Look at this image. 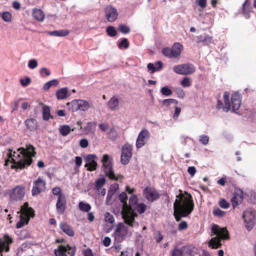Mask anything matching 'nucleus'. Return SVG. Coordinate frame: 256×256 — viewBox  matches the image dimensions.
I'll return each instance as SVG.
<instances>
[{
	"label": "nucleus",
	"mask_w": 256,
	"mask_h": 256,
	"mask_svg": "<svg viewBox=\"0 0 256 256\" xmlns=\"http://www.w3.org/2000/svg\"><path fill=\"white\" fill-rule=\"evenodd\" d=\"M8 158L5 160L4 165L8 166L11 158L12 162L14 164L11 166L12 169L22 170L30 166L33 161L32 157L36 155L35 148L31 144H26V148H18L17 152L13 151L12 149H8Z\"/></svg>",
	"instance_id": "obj_1"
},
{
	"label": "nucleus",
	"mask_w": 256,
	"mask_h": 256,
	"mask_svg": "<svg viewBox=\"0 0 256 256\" xmlns=\"http://www.w3.org/2000/svg\"><path fill=\"white\" fill-rule=\"evenodd\" d=\"M184 196L180 193L176 196L177 198L174 204V209L182 212L183 216H188L194 208V202L192 196L188 192H184Z\"/></svg>",
	"instance_id": "obj_2"
},
{
	"label": "nucleus",
	"mask_w": 256,
	"mask_h": 256,
	"mask_svg": "<svg viewBox=\"0 0 256 256\" xmlns=\"http://www.w3.org/2000/svg\"><path fill=\"white\" fill-rule=\"evenodd\" d=\"M212 232L216 235V237L212 238L208 242L210 248L216 249L221 245L222 240L229 239V232L226 228H220L218 225L214 224L212 227Z\"/></svg>",
	"instance_id": "obj_3"
},
{
	"label": "nucleus",
	"mask_w": 256,
	"mask_h": 256,
	"mask_svg": "<svg viewBox=\"0 0 256 256\" xmlns=\"http://www.w3.org/2000/svg\"><path fill=\"white\" fill-rule=\"evenodd\" d=\"M138 198L136 194H132L130 197L129 204H127V208L126 212H122V218L126 224L130 227H134L135 222V218L138 216L136 212H134V208L138 204Z\"/></svg>",
	"instance_id": "obj_4"
},
{
	"label": "nucleus",
	"mask_w": 256,
	"mask_h": 256,
	"mask_svg": "<svg viewBox=\"0 0 256 256\" xmlns=\"http://www.w3.org/2000/svg\"><path fill=\"white\" fill-rule=\"evenodd\" d=\"M104 172L106 176L110 180H118L119 176H116L114 174L112 166V158L107 154L102 156V160Z\"/></svg>",
	"instance_id": "obj_5"
},
{
	"label": "nucleus",
	"mask_w": 256,
	"mask_h": 256,
	"mask_svg": "<svg viewBox=\"0 0 256 256\" xmlns=\"http://www.w3.org/2000/svg\"><path fill=\"white\" fill-rule=\"evenodd\" d=\"M183 50V46L180 42H175L171 48L166 47L162 48V54L169 58H178Z\"/></svg>",
	"instance_id": "obj_6"
},
{
	"label": "nucleus",
	"mask_w": 256,
	"mask_h": 256,
	"mask_svg": "<svg viewBox=\"0 0 256 256\" xmlns=\"http://www.w3.org/2000/svg\"><path fill=\"white\" fill-rule=\"evenodd\" d=\"M242 217L246 228L250 230L256 223V212L252 209L248 208L244 212Z\"/></svg>",
	"instance_id": "obj_7"
},
{
	"label": "nucleus",
	"mask_w": 256,
	"mask_h": 256,
	"mask_svg": "<svg viewBox=\"0 0 256 256\" xmlns=\"http://www.w3.org/2000/svg\"><path fill=\"white\" fill-rule=\"evenodd\" d=\"M173 70L179 74L190 75L195 72L196 68L194 64L188 63L176 66L174 67Z\"/></svg>",
	"instance_id": "obj_8"
},
{
	"label": "nucleus",
	"mask_w": 256,
	"mask_h": 256,
	"mask_svg": "<svg viewBox=\"0 0 256 256\" xmlns=\"http://www.w3.org/2000/svg\"><path fill=\"white\" fill-rule=\"evenodd\" d=\"M143 194L146 199L151 203L158 200L160 194L158 191L154 187L146 186L144 191Z\"/></svg>",
	"instance_id": "obj_9"
},
{
	"label": "nucleus",
	"mask_w": 256,
	"mask_h": 256,
	"mask_svg": "<svg viewBox=\"0 0 256 256\" xmlns=\"http://www.w3.org/2000/svg\"><path fill=\"white\" fill-rule=\"evenodd\" d=\"M132 156V146L128 143L125 144L122 148V154L120 158L121 163L127 164Z\"/></svg>",
	"instance_id": "obj_10"
},
{
	"label": "nucleus",
	"mask_w": 256,
	"mask_h": 256,
	"mask_svg": "<svg viewBox=\"0 0 256 256\" xmlns=\"http://www.w3.org/2000/svg\"><path fill=\"white\" fill-rule=\"evenodd\" d=\"M98 158L95 154H88L84 158V160L86 162L84 167L89 172L96 170L98 168V164L96 160Z\"/></svg>",
	"instance_id": "obj_11"
},
{
	"label": "nucleus",
	"mask_w": 256,
	"mask_h": 256,
	"mask_svg": "<svg viewBox=\"0 0 256 256\" xmlns=\"http://www.w3.org/2000/svg\"><path fill=\"white\" fill-rule=\"evenodd\" d=\"M24 194V188L22 186H17L12 188L10 192V198L11 200H20L23 198Z\"/></svg>",
	"instance_id": "obj_12"
},
{
	"label": "nucleus",
	"mask_w": 256,
	"mask_h": 256,
	"mask_svg": "<svg viewBox=\"0 0 256 256\" xmlns=\"http://www.w3.org/2000/svg\"><path fill=\"white\" fill-rule=\"evenodd\" d=\"M150 137V132L146 129L143 128L139 133L136 138V146L137 148L142 147L146 143L147 141Z\"/></svg>",
	"instance_id": "obj_13"
},
{
	"label": "nucleus",
	"mask_w": 256,
	"mask_h": 256,
	"mask_svg": "<svg viewBox=\"0 0 256 256\" xmlns=\"http://www.w3.org/2000/svg\"><path fill=\"white\" fill-rule=\"evenodd\" d=\"M46 189V182L40 177L34 182L32 194L33 196H36L44 192Z\"/></svg>",
	"instance_id": "obj_14"
},
{
	"label": "nucleus",
	"mask_w": 256,
	"mask_h": 256,
	"mask_svg": "<svg viewBox=\"0 0 256 256\" xmlns=\"http://www.w3.org/2000/svg\"><path fill=\"white\" fill-rule=\"evenodd\" d=\"M223 97L224 104L220 100H218L216 107L218 110L222 109L224 112H228L231 108L230 103L229 100V92L226 91L224 92Z\"/></svg>",
	"instance_id": "obj_15"
},
{
	"label": "nucleus",
	"mask_w": 256,
	"mask_h": 256,
	"mask_svg": "<svg viewBox=\"0 0 256 256\" xmlns=\"http://www.w3.org/2000/svg\"><path fill=\"white\" fill-rule=\"evenodd\" d=\"M4 240L0 238V256H2V252L5 250L8 252L10 250L9 245L13 242V239L8 234L4 236Z\"/></svg>",
	"instance_id": "obj_16"
},
{
	"label": "nucleus",
	"mask_w": 256,
	"mask_h": 256,
	"mask_svg": "<svg viewBox=\"0 0 256 256\" xmlns=\"http://www.w3.org/2000/svg\"><path fill=\"white\" fill-rule=\"evenodd\" d=\"M105 16L107 20L110 22H113L116 20L118 16L117 10L108 6L105 8Z\"/></svg>",
	"instance_id": "obj_17"
},
{
	"label": "nucleus",
	"mask_w": 256,
	"mask_h": 256,
	"mask_svg": "<svg viewBox=\"0 0 256 256\" xmlns=\"http://www.w3.org/2000/svg\"><path fill=\"white\" fill-rule=\"evenodd\" d=\"M20 213V216H26V218H34L35 216L34 210L31 207L29 206V204L28 202H26L21 206L20 210L18 212Z\"/></svg>",
	"instance_id": "obj_18"
},
{
	"label": "nucleus",
	"mask_w": 256,
	"mask_h": 256,
	"mask_svg": "<svg viewBox=\"0 0 256 256\" xmlns=\"http://www.w3.org/2000/svg\"><path fill=\"white\" fill-rule=\"evenodd\" d=\"M66 197L64 194H60L56 204L57 212L60 214L64 213L66 208Z\"/></svg>",
	"instance_id": "obj_19"
},
{
	"label": "nucleus",
	"mask_w": 256,
	"mask_h": 256,
	"mask_svg": "<svg viewBox=\"0 0 256 256\" xmlns=\"http://www.w3.org/2000/svg\"><path fill=\"white\" fill-rule=\"evenodd\" d=\"M231 102L232 111L236 112V111L238 110L241 104L240 96L238 92H234L232 94Z\"/></svg>",
	"instance_id": "obj_20"
},
{
	"label": "nucleus",
	"mask_w": 256,
	"mask_h": 256,
	"mask_svg": "<svg viewBox=\"0 0 256 256\" xmlns=\"http://www.w3.org/2000/svg\"><path fill=\"white\" fill-rule=\"evenodd\" d=\"M128 228L123 223L120 222L116 225L114 234L116 238H124L127 234Z\"/></svg>",
	"instance_id": "obj_21"
},
{
	"label": "nucleus",
	"mask_w": 256,
	"mask_h": 256,
	"mask_svg": "<svg viewBox=\"0 0 256 256\" xmlns=\"http://www.w3.org/2000/svg\"><path fill=\"white\" fill-rule=\"evenodd\" d=\"M243 192L240 190H236L234 192V196L231 200V202L234 208L238 206L242 202Z\"/></svg>",
	"instance_id": "obj_22"
},
{
	"label": "nucleus",
	"mask_w": 256,
	"mask_h": 256,
	"mask_svg": "<svg viewBox=\"0 0 256 256\" xmlns=\"http://www.w3.org/2000/svg\"><path fill=\"white\" fill-rule=\"evenodd\" d=\"M27 128L30 131L36 130L38 127L37 120L32 118H28L24 122Z\"/></svg>",
	"instance_id": "obj_23"
},
{
	"label": "nucleus",
	"mask_w": 256,
	"mask_h": 256,
	"mask_svg": "<svg viewBox=\"0 0 256 256\" xmlns=\"http://www.w3.org/2000/svg\"><path fill=\"white\" fill-rule=\"evenodd\" d=\"M60 229L66 234L70 236H73L74 235V230L66 223L62 222L60 224Z\"/></svg>",
	"instance_id": "obj_24"
},
{
	"label": "nucleus",
	"mask_w": 256,
	"mask_h": 256,
	"mask_svg": "<svg viewBox=\"0 0 256 256\" xmlns=\"http://www.w3.org/2000/svg\"><path fill=\"white\" fill-rule=\"evenodd\" d=\"M32 15L34 18L39 22H43L45 18L44 12L40 9L36 8L33 10Z\"/></svg>",
	"instance_id": "obj_25"
},
{
	"label": "nucleus",
	"mask_w": 256,
	"mask_h": 256,
	"mask_svg": "<svg viewBox=\"0 0 256 256\" xmlns=\"http://www.w3.org/2000/svg\"><path fill=\"white\" fill-rule=\"evenodd\" d=\"M252 6L248 0H246L242 4V13L246 18L250 17L249 13L252 11Z\"/></svg>",
	"instance_id": "obj_26"
},
{
	"label": "nucleus",
	"mask_w": 256,
	"mask_h": 256,
	"mask_svg": "<svg viewBox=\"0 0 256 256\" xmlns=\"http://www.w3.org/2000/svg\"><path fill=\"white\" fill-rule=\"evenodd\" d=\"M118 99L116 96H112L108 102V106L109 108L112 110L118 109Z\"/></svg>",
	"instance_id": "obj_27"
},
{
	"label": "nucleus",
	"mask_w": 256,
	"mask_h": 256,
	"mask_svg": "<svg viewBox=\"0 0 256 256\" xmlns=\"http://www.w3.org/2000/svg\"><path fill=\"white\" fill-rule=\"evenodd\" d=\"M48 34L50 36H65L70 34V32L68 30H54L48 32Z\"/></svg>",
	"instance_id": "obj_28"
},
{
	"label": "nucleus",
	"mask_w": 256,
	"mask_h": 256,
	"mask_svg": "<svg viewBox=\"0 0 256 256\" xmlns=\"http://www.w3.org/2000/svg\"><path fill=\"white\" fill-rule=\"evenodd\" d=\"M118 198L120 202L123 204L122 212H125L126 209L127 208V200L128 198L127 194L125 192H122L120 194Z\"/></svg>",
	"instance_id": "obj_29"
},
{
	"label": "nucleus",
	"mask_w": 256,
	"mask_h": 256,
	"mask_svg": "<svg viewBox=\"0 0 256 256\" xmlns=\"http://www.w3.org/2000/svg\"><path fill=\"white\" fill-rule=\"evenodd\" d=\"M67 250L65 246L59 245L56 249L54 250L56 256H67Z\"/></svg>",
	"instance_id": "obj_30"
},
{
	"label": "nucleus",
	"mask_w": 256,
	"mask_h": 256,
	"mask_svg": "<svg viewBox=\"0 0 256 256\" xmlns=\"http://www.w3.org/2000/svg\"><path fill=\"white\" fill-rule=\"evenodd\" d=\"M42 105V117L44 120H48L50 118H52L50 113V108L48 106L44 104L43 103L40 104Z\"/></svg>",
	"instance_id": "obj_31"
},
{
	"label": "nucleus",
	"mask_w": 256,
	"mask_h": 256,
	"mask_svg": "<svg viewBox=\"0 0 256 256\" xmlns=\"http://www.w3.org/2000/svg\"><path fill=\"white\" fill-rule=\"evenodd\" d=\"M156 66L159 65V67H156L154 64L152 63H149L147 68L149 70H151V73L153 74L156 71H159L162 68V63L160 61L157 62L156 64Z\"/></svg>",
	"instance_id": "obj_32"
},
{
	"label": "nucleus",
	"mask_w": 256,
	"mask_h": 256,
	"mask_svg": "<svg viewBox=\"0 0 256 256\" xmlns=\"http://www.w3.org/2000/svg\"><path fill=\"white\" fill-rule=\"evenodd\" d=\"M78 110L86 111L91 106L90 104L84 100H78Z\"/></svg>",
	"instance_id": "obj_33"
},
{
	"label": "nucleus",
	"mask_w": 256,
	"mask_h": 256,
	"mask_svg": "<svg viewBox=\"0 0 256 256\" xmlns=\"http://www.w3.org/2000/svg\"><path fill=\"white\" fill-rule=\"evenodd\" d=\"M30 220V218H26L20 215V220L16 224V228H20L24 225L28 224Z\"/></svg>",
	"instance_id": "obj_34"
},
{
	"label": "nucleus",
	"mask_w": 256,
	"mask_h": 256,
	"mask_svg": "<svg viewBox=\"0 0 256 256\" xmlns=\"http://www.w3.org/2000/svg\"><path fill=\"white\" fill-rule=\"evenodd\" d=\"M68 90L66 88H62L58 90L56 94V97L58 100H62L66 98L68 96Z\"/></svg>",
	"instance_id": "obj_35"
},
{
	"label": "nucleus",
	"mask_w": 256,
	"mask_h": 256,
	"mask_svg": "<svg viewBox=\"0 0 256 256\" xmlns=\"http://www.w3.org/2000/svg\"><path fill=\"white\" fill-rule=\"evenodd\" d=\"M71 131L70 126L68 125H63L59 128V132L60 134L64 136L68 135Z\"/></svg>",
	"instance_id": "obj_36"
},
{
	"label": "nucleus",
	"mask_w": 256,
	"mask_h": 256,
	"mask_svg": "<svg viewBox=\"0 0 256 256\" xmlns=\"http://www.w3.org/2000/svg\"><path fill=\"white\" fill-rule=\"evenodd\" d=\"M78 100H72L67 104L68 108L72 112H76L78 110Z\"/></svg>",
	"instance_id": "obj_37"
},
{
	"label": "nucleus",
	"mask_w": 256,
	"mask_h": 256,
	"mask_svg": "<svg viewBox=\"0 0 256 256\" xmlns=\"http://www.w3.org/2000/svg\"><path fill=\"white\" fill-rule=\"evenodd\" d=\"M184 250L182 248H179L178 246H175L171 252V256H183Z\"/></svg>",
	"instance_id": "obj_38"
},
{
	"label": "nucleus",
	"mask_w": 256,
	"mask_h": 256,
	"mask_svg": "<svg viewBox=\"0 0 256 256\" xmlns=\"http://www.w3.org/2000/svg\"><path fill=\"white\" fill-rule=\"evenodd\" d=\"M79 209L82 212H88L92 208L91 206L88 204L80 202L78 204Z\"/></svg>",
	"instance_id": "obj_39"
},
{
	"label": "nucleus",
	"mask_w": 256,
	"mask_h": 256,
	"mask_svg": "<svg viewBox=\"0 0 256 256\" xmlns=\"http://www.w3.org/2000/svg\"><path fill=\"white\" fill-rule=\"evenodd\" d=\"M146 209V206L144 203H140L138 204L134 208V212L136 211L140 214L144 213Z\"/></svg>",
	"instance_id": "obj_40"
},
{
	"label": "nucleus",
	"mask_w": 256,
	"mask_h": 256,
	"mask_svg": "<svg viewBox=\"0 0 256 256\" xmlns=\"http://www.w3.org/2000/svg\"><path fill=\"white\" fill-rule=\"evenodd\" d=\"M106 182V180L104 178H98L96 181L95 188L96 189L100 192L102 190V188L104 184Z\"/></svg>",
	"instance_id": "obj_41"
},
{
	"label": "nucleus",
	"mask_w": 256,
	"mask_h": 256,
	"mask_svg": "<svg viewBox=\"0 0 256 256\" xmlns=\"http://www.w3.org/2000/svg\"><path fill=\"white\" fill-rule=\"evenodd\" d=\"M58 82L57 80H53L46 82L43 86L44 90H48L52 86H56L58 85Z\"/></svg>",
	"instance_id": "obj_42"
},
{
	"label": "nucleus",
	"mask_w": 256,
	"mask_h": 256,
	"mask_svg": "<svg viewBox=\"0 0 256 256\" xmlns=\"http://www.w3.org/2000/svg\"><path fill=\"white\" fill-rule=\"evenodd\" d=\"M194 248L192 246H185L182 247V250H184V253L192 256L194 254Z\"/></svg>",
	"instance_id": "obj_43"
},
{
	"label": "nucleus",
	"mask_w": 256,
	"mask_h": 256,
	"mask_svg": "<svg viewBox=\"0 0 256 256\" xmlns=\"http://www.w3.org/2000/svg\"><path fill=\"white\" fill-rule=\"evenodd\" d=\"M118 30L124 34H128L130 32V28L126 25L120 24L118 27Z\"/></svg>",
	"instance_id": "obj_44"
},
{
	"label": "nucleus",
	"mask_w": 256,
	"mask_h": 256,
	"mask_svg": "<svg viewBox=\"0 0 256 256\" xmlns=\"http://www.w3.org/2000/svg\"><path fill=\"white\" fill-rule=\"evenodd\" d=\"M96 126V122H88L86 124V126L84 128V130L88 133L92 132H94V129Z\"/></svg>",
	"instance_id": "obj_45"
},
{
	"label": "nucleus",
	"mask_w": 256,
	"mask_h": 256,
	"mask_svg": "<svg viewBox=\"0 0 256 256\" xmlns=\"http://www.w3.org/2000/svg\"><path fill=\"white\" fill-rule=\"evenodd\" d=\"M106 32L108 36L114 37L117 34V32L115 28L112 26H109L106 29Z\"/></svg>",
	"instance_id": "obj_46"
},
{
	"label": "nucleus",
	"mask_w": 256,
	"mask_h": 256,
	"mask_svg": "<svg viewBox=\"0 0 256 256\" xmlns=\"http://www.w3.org/2000/svg\"><path fill=\"white\" fill-rule=\"evenodd\" d=\"M130 46V43L126 38H124L118 44V46L120 48H128Z\"/></svg>",
	"instance_id": "obj_47"
},
{
	"label": "nucleus",
	"mask_w": 256,
	"mask_h": 256,
	"mask_svg": "<svg viewBox=\"0 0 256 256\" xmlns=\"http://www.w3.org/2000/svg\"><path fill=\"white\" fill-rule=\"evenodd\" d=\"M66 248L68 254L70 256H74L76 252V248L75 246H70V244H66L65 246Z\"/></svg>",
	"instance_id": "obj_48"
},
{
	"label": "nucleus",
	"mask_w": 256,
	"mask_h": 256,
	"mask_svg": "<svg viewBox=\"0 0 256 256\" xmlns=\"http://www.w3.org/2000/svg\"><path fill=\"white\" fill-rule=\"evenodd\" d=\"M154 238L158 243H160L164 238L162 234H161L160 232L158 230L156 231L154 233Z\"/></svg>",
	"instance_id": "obj_49"
},
{
	"label": "nucleus",
	"mask_w": 256,
	"mask_h": 256,
	"mask_svg": "<svg viewBox=\"0 0 256 256\" xmlns=\"http://www.w3.org/2000/svg\"><path fill=\"white\" fill-rule=\"evenodd\" d=\"M172 104L176 105L178 104V102L177 100L172 98L166 99L162 102V104L166 106H169Z\"/></svg>",
	"instance_id": "obj_50"
},
{
	"label": "nucleus",
	"mask_w": 256,
	"mask_h": 256,
	"mask_svg": "<svg viewBox=\"0 0 256 256\" xmlns=\"http://www.w3.org/2000/svg\"><path fill=\"white\" fill-rule=\"evenodd\" d=\"M174 216L176 222H179L181 220L182 218L186 217L187 216H183L182 212H178V210L174 209Z\"/></svg>",
	"instance_id": "obj_51"
},
{
	"label": "nucleus",
	"mask_w": 256,
	"mask_h": 256,
	"mask_svg": "<svg viewBox=\"0 0 256 256\" xmlns=\"http://www.w3.org/2000/svg\"><path fill=\"white\" fill-rule=\"evenodd\" d=\"M161 93L165 96H170L172 92L168 86L162 87L160 90Z\"/></svg>",
	"instance_id": "obj_52"
},
{
	"label": "nucleus",
	"mask_w": 256,
	"mask_h": 256,
	"mask_svg": "<svg viewBox=\"0 0 256 256\" xmlns=\"http://www.w3.org/2000/svg\"><path fill=\"white\" fill-rule=\"evenodd\" d=\"M2 20L6 22H9L12 20V14L8 12H4L2 14Z\"/></svg>",
	"instance_id": "obj_53"
},
{
	"label": "nucleus",
	"mask_w": 256,
	"mask_h": 256,
	"mask_svg": "<svg viewBox=\"0 0 256 256\" xmlns=\"http://www.w3.org/2000/svg\"><path fill=\"white\" fill-rule=\"evenodd\" d=\"M218 204L222 208H228L230 207V204L224 198L220 200Z\"/></svg>",
	"instance_id": "obj_54"
},
{
	"label": "nucleus",
	"mask_w": 256,
	"mask_h": 256,
	"mask_svg": "<svg viewBox=\"0 0 256 256\" xmlns=\"http://www.w3.org/2000/svg\"><path fill=\"white\" fill-rule=\"evenodd\" d=\"M180 84L183 87H189L191 85L190 78L188 77H184L180 82Z\"/></svg>",
	"instance_id": "obj_55"
},
{
	"label": "nucleus",
	"mask_w": 256,
	"mask_h": 256,
	"mask_svg": "<svg viewBox=\"0 0 256 256\" xmlns=\"http://www.w3.org/2000/svg\"><path fill=\"white\" fill-rule=\"evenodd\" d=\"M105 220L110 224H113L114 222V219L112 215L110 212H107L105 214Z\"/></svg>",
	"instance_id": "obj_56"
},
{
	"label": "nucleus",
	"mask_w": 256,
	"mask_h": 256,
	"mask_svg": "<svg viewBox=\"0 0 256 256\" xmlns=\"http://www.w3.org/2000/svg\"><path fill=\"white\" fill-rule=\"evenodd\" d=\"M213 214L215 216H217L218 217H222L224 214L225 212L220 210L219 208H216L213 210Z\"/></svg>",
	"instance_id": "obj_57"
},
{
	"label": "nucleus",
	"mask_w": 256,
	"mask_h": 256,
	"mask_svg": "<svg viewBox=\"0 0 256 256\" xmlns=\"http://www.w3.org/2000/svg\"><path fill=\"white\" fill-rule=\"evenodd\" d=\"M200 141L203 144L206 145L208 143L209 138L206 135H202L200 136Z\"/></svg>",
	"instance_id": "obj_58"
},
{
	"label": "nucleus",
	"mask_w": 256,
	"mask_h": 256,
	"mask_svg": "<svg viewBox=\"0 0 256 256\" xmlns=\"http://www.w3.org/2000/svg\"><path fill=\"white\" fill-rule=\"evenodd\" d=\"M31 82V80L29 77H26L25 79H20V83L23 86H26Z\"/></svg>",
	"instance_id": "obj_59"
},
{
	"label": "nucleus",
	"mask_w": 256,
	"mask_h": 256,
	"mask_svg": "<svg viewBox=\"0 0 256 256\" xmlns=\"http://www.w3.org/2000/svg\"><path fill=\"white\" fill-rule=\"evenodd\" d=\"M38 62L36 60H31L28 62V66L31 69H34L38 66Z\"/></svg>",
	"instance_id": "obj_60"
},
{
	"label": "nucleus",
	"mask_w": 256,
	"mask_h": 256,
	"mask_svg": "<svg viewBox=\"0 0 256 256\" xmlns=\"http://www.w3.org/2000/svg\"><path fill=\"white\" fill-rule=\"evenodd\" d=\"M188 228V224L186 221L181 222L178 226V229L179 230H186Z\"/></svg>",
	"instance_id": "obj_61"
},
{
	"label": "nucleus",
	"mask_w": 256,
	"mask_h": 256,
	"mask_svg": "<svg viewBox=\"0 0 256 256\" xmlns=\"http://www.w3.org/2000/svg\"><path fill=\"white\" fill-rule=\"evenodd\" d=\"M88 142L86 138H82L80 141V146L82 148H86L88 147Z\"/></svg>",
	"instance_id": "obj_62"
},
{
	"label": "nucleus",
	"mask_w": 256,
	"mask_h": 256,
	"mask_svg": "<svg viewBox=\"0 0 256 256\" xmlns=\"http://www.w3.org/2000/svg\"><path fill=\"white\" fill-rule=\"evenodd\" d=\"M188 172L191 176H194L196 172V169L194 166H189L188 168Z\"/></svg>",
	"instance_id": "obj_63"
},
{
	"label": "nucleus",
	"mask_w": 256,
	"mask_h": 256,
	"mask_svg": "<svg viewBox=\"0 0 256 256\" xmlns=\"http://www.w3.org/2000/svg\"><path fill=\"white\" fill-rule=\"evenodd\" d=\"M52 194L56 196H60V194H64L61 193V189L60 187H55L52 190Z\"/></svg>",
	"instance_id": "obj_64"
}]
</instances>
